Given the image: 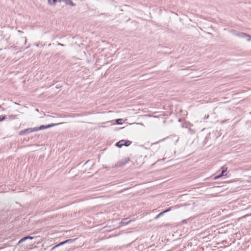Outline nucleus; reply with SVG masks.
I'll use <instances>...</instances> for the list:
<instances>
[{
  "instance_id": "12",
  "label": "nucleus",
  "mask_w": 251,
  "mask_h": 251,
  "mask_svg": "<svg viewBox=\"0 0 251 251\" xmlns=\"http://www.w3.org/2000/svg\"><path fill=\"white\" fill-rule=\"evenodd\" d=\"M127 220H128V219H124V221H123L122 223L123 224H127L130 222V221H127Z\"/></svg>"
},
{
  "instance_id": "4",
  "label": "nucleus",
  "mask_w": 251,
  "mask_h": 251,
  "mask_svg": "<svg viewBox=\"0 0 251 251\" xmlns=\"http://www.w3.org/2000/svg\"><path fill=\"white\" fill-rule=\"evenodd\" d=\"M35 131H36V129H35V127L29 128L20 131L19 133V134L20 135H24Z\"/></svg>"
},
{
  "instance_id": "15",
  "label": "nucleus",
  "mask_w": 251,
  "mask_h": 251,
  "mask_svg": "<svg viewBox=\"0 0 251 251\" xmlns=\"http://www.w3.org/2000/svg\"><path fill=\"white\" fill-rule=\"evenodd\" d=\"M171 210V207H169L168 209H167L166 210L163 211V212L165 214V213H167Z\"/></svg>"
},
{
  "instance_id": "11",
  "label": "nucleus",
  "mask_w": 251,
  "mask_h": 251,
  "mask_svg": "<svg viewBox=\"0 0 251 251\" xmlns=\"http://www.w3.org/2000/svg\"><path fill=\"white\" fill-rule=\"evenodd\" d=\"M48 2L50 4H55L57 1V0H48Z\"/></svg>"
},
{
  "instance_id": "20",
  "label": "nucleus",
  "mask_w": 251,
  "mask_h": 251,
  "mask_svg": "<svg viewBox=\"0 0 251 251\" xmlns=\"http://www.w3.org/2000/svg\"><path fill=\"white\" fill-rule=\"evenodd\" d=\"M47 117H49V118H51V117L55 118L54 116H50V115H47Z\"/></svg>"
},
{
  "instance_id": "16",
  "label": "nucleus",
  "mask_w": 251,
  "mask_h": 251,
  "mask_svg": "<svg viewBox=\"0 0 251 251\" xmlns=\"http://www.w3.org/2000/svg\"><path fill=\"white\" fill-rule=\"evenodd\" d=\"M26 240H27V239H26V237H24L21 239V242H24Z\"/></svg>"
},
{
  "instance_id": "19",
  "label": "nucleus",
  "mask_w": 251,
  "mask_h": 251,
  "mask_svg": "<svg viewBox=\"0 0 251 251\" xmlns=\"http://www.w3.org/2000/svg\"><path fill=\"white\" fill-rule=\"evenodd\" d=\"M23 242H21V240L18 242L17 245H20L21 243H22Z\"/></svg>"
},
{
  "instance_id": "9",
  "label": "nucleus",
  "mask_w": 251,
  "mask_h": 251,
  "mask_svg": "<svg viewBox=\"0 0 251 251\" xmlns=\"http://www.w3.org/2000/svg\"><path fill=\"white\" fill-rule=\"evenodd\" d=\"M65 244V241H63V242H61L60 243H59V244H58L57 245L55 246L54 247H53L52 248V249H54V248H56V247H59L60 246H62V245H63Z\"/></svg>"
},
{
  "instance_id": "5",
  "label": "nucleus",
  "mask_w": 251,
  "mask_h": 251,
  "mask_svg": "<svg viewBox=\"0 0 251 251\" xmlns=\"http://www.w3.org/2000/svg\"><path fill=\"white\" fill-rule=\"evenodd\" d=\"M226 169L225 170H223L221 174L215 177V179H218L221 177L222 176H226V174H225L226 172Z\"/></svg>"
},
{
  "instance_id": "8",
  "label": "nucleus",
  "mask_w": 251,
  "mask_h": 251,
  "mask_svg": "<svg viewBox=\"0 0 251 251\" xmlns=\"http://www.w3.org/2000/svg\"><path fill=\"white\" fill-rule=\"evenodd\" d=\"M65 2L66 3V4H70L72 6H74V3L73 2V1L71 0H64Z\"/></svg>"
},
{
  "instance_id": "18",
  "label": "nucleus",
  "mask_w": 251,
  "mask_h": 251,
  "mask_svg": "<svg viewBox=\"0 0 251 251\" xmlns=\"http://www.w3.org/2000/svg\"><path fill=\"white\" fill-rule=\"evenodd\" d=\"M5 116H2V117L0 116V122H1L3 120H4L5 119Z\"/></svg>"
},
{
  "instance_id": "14",
  "label": "nucleus",
  "mask_w": 251,
  "mask_h": 251,
  "mask_svg": "<svg viewBox=\"0 0 251 251\" xmlns=\"http://www.w3.org/2000/svg\"><path fill=\"white\" fill-rule=\"evenodd\" d=\"M188 131H189V133L191 134H194L195 133L194 130L193 129H191V128H189L188 129Z\"/></svg>"
},
{
  "instance_id": "1",
  "label": "nucleus",
  "mask_w": 251,
  "mask_h": 251,
  "mask_svg": "<svg viewBox=\"0 0 251 251\" xmlns=\"http://www.w3.org/2000/svg\"><path fill=\"white\" fill-rule=\"evenodd\" d=\"M63 123H64V122H59L58 123L51 124H49V125H46V126L41 125L39 127H35V129H36V131H37L40 130H43V129H47V128H50V127H52L58 126V125H59L60 124H62Z\"/></svg>"
},
{
  "instance_id": "21",
  "label": "nucleus",
  "mask_w": 251,
  "mask_h": 251,
  "mask_svg": "<svg viewBox=\"0 0 251 251\" xmlns=\"http://www.w3.org/2000/svg\"><path fill=\"white\" fill-rule=\"evenodd\" d=\"M208 117H209V115H207V116H205V117H204V119H208Z\"/></svg>"
},
{
  "instance_id": "6",
  "label": "nucleus",
  "mask_w": 251,
  "mask_h": 251,
  "mask_svg": "<svg viewBox=\"0 0 251 251\" xmlns=\"http://www.w3.org/2000/svg\"><path fill=\"white\" fill-rule=\"evenodd\" d=\"M115 121L117 125H122L124 122L123 119H118Z\"/></svg>"
},
{
  "instance_id": "23",
  "label": "nucleus",
  "mask_w": 251,
  "mask_h": 251,
  "mask_svg": "<svg viewBox=\"0 0 251 251\" xmlns=\"http://www.w3.org/2000/svg\"><path fill=\"white\" fill-rule=\"evenodd\" d=\"M182 222H183V223H186V220H183V221H182Z\"/></svg>"
},
{
  "instance_id": "13",
  "label": "nucleus",
  "mask_w": 251,
  "mask_h": 251,
  "mask_svg": "<svg viewBox=\"0 0 251 251\" xmlns=\"http://www.w3.org/2000/svg\"><path fill=\"white\" fill-rule=\"evenodd\" d=\"M164 140H165V138L162 139H161V140H159L158 141H157V142H155V143H152L151 145H155V144H158V143H160V142H162V141H164Z\"/></svg>"
},
{
  "instance_id": "22",
  "label": "nucleus",
  "mask_w": 251,
  "mask_h": 251,
  "mask_svg": "<svg viewBox=\"0 0 251 251\" xmlns=\"http://www.w3.org/2000/svg\"><path fill=\"white\" fill-rule=\"evenodd\" d=\"M63 0H57V1H59V2H61Z\"/></svg>"
},
{
  "instance_id": "17",
  "label": "nucleus",
  "mask_w": 251,
  "mask_h": 251,
  "mask_svg": "<svg viewBox=\"0 0 251 251\" xmlns=\"http://www.w3.org/2000/svg\"><path fill=\"white\" fill-rule=\"evenodd\" d=\"M26 239H30V240H32L34 238L33 237H32V236H25Z\"/></svg>"
},
{
  "instance_id": "24",
  "label": "nucleus",
  "mask_w": 251,
  "mask_h": 251,
  "mask_svg": "<svg viewBox=\"0 0 251 251\" xmlns=\"http://www.w3.org/2000/svg\"><path fill=\"white\" fill-rule=\"evenodd\" d=\"M180 111L181 112H183V111L186 112H187L186 111H182V110H181Z\"/></svg>"
},
{
  "instance_id": "7",
  "label": "nucleus",
  "mask_w": 251,
  "mask_h": 251,
  "mask_svg": "<svg viewBox=\"0 0 251 251\" xmlns=\"http://www.w3.org/2000/svg\"><path fill=\"white\" fill-rule=\"evenodd\" d=\"M76 239H69L65 241V244L67 243H73Z\"/></svg>"
},
{
  "instance_id": "2",
  "label": "nucleus",
  "mask_w": 251,
  "mask_h": 251,
  "mask_svg": "<svg viewBox=\"0 0 251 251\" xmlns=\"http://www.w3.org/2000/svg\"><path fill=\"white\" fill-rule=\"evenodd\" d=\"M131 141L129 140H121L117 142L115 145L116 147L120 148H122L123 146L128 147L131 144Z\"/></svg>"
},
{
  "instance_id": "3",
  "label": "nucleus",
  "mask_w": 251,
  "mask_h": 251,
  "mask_svg": "<svg viewBox=\"0 0 251 251\" xmlns=\"http://www.w3.org/2000/svg\"><path fill=\"white\" fill-rule=\"evenodd\" d=\"M129 161L130 158L129 157L123 158L118 161L117 163L116 164L115 166L117 168L122 167L125 166L127 163H128Z\"/></svg>"
},
{
  "instance_id": "10",
  "label": "nucleus",
  "mask_w": 251,
  "mask_h": 251,
  "mask_svg": "<svg viewBox=\"0 0 251 251\" xmlns=\"http://www.w3.org/2000/svg\"><path fill=\"white\" fill-rule=\"evenodd\" d=\"M164 214L163 211L160 212V213H159L155 218H154V219L155 220H157L159 218H160L161 216H163V215Z\"/></svg>"
}]
</instances>
